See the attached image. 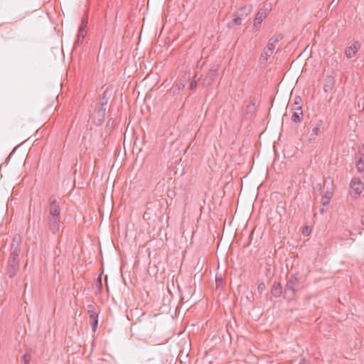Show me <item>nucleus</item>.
Here are the masks:
<instances>
[{"mask_svg": "<svg viewBox=\"0 0 364 364\" xmlns=\"http://www.w3.org/2000/svg\"><path fill=\"white\" fill-rule=\"evenodd\" d=\"M323 129V121L322 119L314 120L311 128L306 134L308 144H315L318 141V137L321 134Z\"/></svg>", "mask_w": 364, "mask_h": 364, "instance_id": "nucleus-1", "label": "nucleus"}, {"mask_svg": "<svg viewBox=\"0 0 364 364\" xmlns=\"http://www.w3.org/2000/svg\"><path fill=\"white\" fill-rule=\"evenodd\" d=\"M299 282V274H292L287 278V284L284 289V297L288 300L294 298L296 294V286Z\"/></svg>", "mask_w": 364, "mask_h": 364, "instance_id": "nucleus-2", "label": "nucleus"}, {"mask_svg": "<svg viewBox=\"0 0 364 364\" xmlns=\"http://www.w3.org/2000/svg\"><path fill=\"white\" fill-rule=\"evenodd\" d=\"M107 100H105L100 104L96 105L95 112L92 114L93 122L97 126H100L104 122L106 112V105Z\"/></svg>", "mask_w": 364, "mask_h": 364, "instance_id": "nucleus-3", "label": "nucleus"}, {"mask_svg": "<svg viewBox=\"0 0 364 364\" xmlns=\"http://www.w3.org/2000/svg\"><path fill=\"white\" fill-rule=\"evenodd\" d=\"M88 23V16L87 15H83L81 18V23L79 26L78 33L77 36V39L75 41L74 46L75 47L79 46L82 43V41L87 33V27Z\"/></svg>", "mask_w": 364, "mask_h": 364, "instance_id": "nucleus-4", "label": "nucleus"}, {"mask_svg": "<svg viewBox=\"0 0 364 364\" xmlns=\"http://www.w3.org/2000/svg\"><path fill=\"white\" fill-rule=\"evenodd\" d=\"M21 237L20 235H15L13 237L11 247H10V257L11 258H19V254L21 253Z\"/></svg>", "mask_w": 364, "mask_h": 364, "instance_id": "nucleus-5", "label": "nucleus"}, {"mask_svg": "<svg viewBox=\"0 0 364 364\" xmlns=\"http://www.w3.org/2000/svg\"><path fill=\"white\" fill-rule=\"evenodd\" d=\"M19 270V258L9 257L7 262L6 274L9 278L14 277Z\"/></svg>", "mask_w": 364, "mask_h": 364, "instance_id": "nucleus-6", "label": "nucleus"}, {"mask_svg": "<svg viewBox=\"0 0 364 364\" xmlns=\"http://www.w3.org/2000/svg\"><path fill=\"white\" fill-rule=\"evenodd\" d=\"M48 201L49 215L48 218L60 217V208L57 203L55 197L54 196H50Z\"/></svg>", "mask_w": 364, "mask_h": 364, "instance_id": "nucleus-7", "label": "nucleus"}, {"mask_svg": "<svg viewBox=\"0 0 364 364\" xmlns=\"http://www.w3.org/2000/svg\"><path fill=\"white\" fill-rule=\"evenodd\" d=\"M350 187L354 196L356 198L360 195L363 190V183L359 178L353 177L350 183Z\"/></svg>", "mask_w": 364, "mask_h": 364, "instance_id": "nucleus-8", "label": "nucleus"}, {"mask_svg": "<svg viewBox=\"0 0 364 364\" xmlns=\"http://www.w3.org/2000/svg\"><path fill=\"white\" fill-rule=\"evenodd\" d=\"M60 217L48 218V225L50 232L55 235L61 226Z\"/></svg>", "mask_w": 364, "mask_h": 364, "instance_id": "nucleus-9", "label": "nucleus"}, {"mask_svg": "<svg viewBox=\"0 0 364 364\" xmlns=\"http://www.w3.org/2000/svg\"><path fill=\"white\" fill-rule=\"evenodd\" d=\"M218 75V70L215 68H211L207 73L205 77L203 80V85L204 86H209L215 80Z\"/></svg>", "mask_w": 364, "mask_h": 364, "instance_id": "nucleus-10", "label": "nucleus"}, {"mask_svg": "<svg viewBox=\"0 0 364 364\" xmlns=\"http://www.w3.org/2000/svg\"><path fill=\"white\" fill-rule=\"evenodd\" d=\"M360 45L358 41L354 42L352 45L346 49L345 54L348 58L355 56Z\"/></svg>", "mask_w": 364, "mask_h": 364, "instance_id": "nucleus-11", "label": "nucleus"}, {"mask_svg": "<svg viewBox=\"0 0 364 364\" xmlns=\"http://www.w3.org/2000/svg\"><path fill=\"white\" fill-rule=\"evenodd\" d=\"M335 79L331 75L326 76L323 83V90L325 92H331L334 86Z\"/></svg>", "mask_w": 364, "mask_h": 364, "instance_id": "nucleus-12", "label": "nucleus"}, {"mask_svg": "<svg viewBox=\"0 0 364 364\" xmlns=\"http://www.w3.org/2000/svg\"><path fill=\"white\" fill-rule=\"evenodd\" d=\"M283 37L284 36L282 33L274 35L269 40L267 48L274 51L276 47V44L280 41Z\"/></svg>", "mask_w": 364, "mask_h": 364, "instance_id": "nucleus-13", "label": "nucleus"}, {"mask_svg": "<svg viewBox=\"0 0 364 364\" xmlns=\"http://www.w3.org/2000/svg\"><path fill=\"white\" fill-rule=\"evenodd\" d=\"M282 293L284 294V291L282 290L281 283L279 282H274L271 289L272 295L275 298H278Z\"/></svg>", "mask_w": 364, "mask_h": 364, "instance_id": "nucleus-14", "label": "nucleus"}, {"mask_svg": "<svg viewBox=\"0 0 364 364\" xmlns=\"http://www.w3.org/2000/svg\"><path fill=\"white\" fill-rule=\"evenodd\" d=\"M191 78V73H186L184 75H183L176 83V87L178 90L184 89L186 82L190 80Z\"/></svg>", "mask_w": 364, "mask_h": 364, "instance_id": "nucleus-15", "label": "nucleus"}, {"mask_svg": "<svg viewBox=\"0 0 364 364\" xmlns=\"http://www.w3.org/2000/svg\"><path fill=\"white\" fill-rule=\"evenodd\" d=\"M252 5L247 4V5L242 6V8H240L237 11V14L242 18H245L252 12Z\"/></svg>", "mask_w": 364, "mask_h": 364, "instance_id": "nucleus-16", "label": "nucleus"}, {"mask_svg": "<svg viewBox=\"0 0 364 364\" xmlns=\"http://www.w3.org/2000/svg\"><path fill=\"white\" fill-rule=\"evenodd\" d=\"M292 114L291 117V119L292 122L295 123H299L302 121L304 117L303 110H291Z\"/></svg>", "mask_w": 364, "mask_h": 364, "instance_id": "nucleus-17", "label": "nucleus"}, {"mask_svg": "<svg viewBox=\"0 0 364 364\" xmlns=\"http://www.w3.org/2000/svg\"><path fill=\"white\" fill-rule=\"evenodd\" d=\"M303 100L300 96L294 97V103L291 105V110H302Z\"/></svg>", "mask_w": 364, "mask_h": 364, "instance_id": "nucleus-18", "label": "nucleus"}, {"mask_svg": "<svg viewBox=\"0 0 364 364\" xmlns=\"http://www.w3.org/2000/svg\"><path fill=\"white\" fill-rule=\"evenodd\" d=\"M269 11V9L268 7H266V4L263 6L262 8H261L259 11L257 12L255 18L257 20H259L261 22H262L263 19H264Z\"/></svg>", "mask_w": 364, "mask_h": 364, "instance_id": "nucleus-19", "label": "nucleus"}, {"mask_svg": "<svg viewBox=\"0 0 364 364\" xmlns=\"http://www.w3.org/2000/svg\"><path fill=\"white\" fill-rule=\"evenodd\" d=\"M273 53V50H270L268 48H264L261 56L259 58V62L262 64H264L267 63L268 58Z\"/></svg>", "mask_w": 364, "mask_h": 364, "instance_id": "nucleus-20", "label": "nucleus"}, {"mask_svg": "<svg viewBox=\"0 0 364 364\" xmlns=\"http://www.w3.org/2000/svg\"><path fill=\"white\" fill-rule=\"evenodd\" d=\"M234 18L232 21L228 23V28H233L235 26H240L242 24V18L237 13L233 15Z\"/></svg>", "mask_w": 364, "mask_h": 364, "instance_id": "nucleus-21", "label": "nucleus"}, {"mask_svg": "<svg viewBox=\"0 0 364 364\" xmlns=\"http://www.w3.org/2000/svg\"><path fill=\"white\" fill-rule=\"evenodd\" d=\"M90 321V324L92 326V329L94 332L96 331L98 324V314L96 315H91V316L89 317Z\"/></svg>", "mask_w": 364, "mask_h": 364, "instance_id": "nucleus-22", "label": "nucleus"}, {"mask_svg": "<svg viewBox=\"0 0 364 364\" xmlns=\"http://www.w3.org/2000/svg\"><path fill=\"white\" fill-rule=\"evenodd\" d=\"M95 287L97 289V291H96V294H100L102 289V275L100 274L95 283Z\"/></svg>", "mask_w": 364, "mask_h": 364, "instance_id": "nucleus-23", "label": "nucleus"}, {"mask_svg": "<svg viewBox=\"0 0 364 364\" xmlns=\"http://www.w3.org/2000/svg\"><path fill=\"white\" fill-rule=\"evenodd\" d=\"M356 167L358 172H363L364 171V154L358 161Z\"/></svg>", "mask_w": 364, "mask_h": 364, "instance_id": "nucleus-24", "label": "nucleus"}, {"mask_svg": "<svg viewBox=\"0 0 364 364\" xmlns=\"http://www.w3.org/2000/svg\"><path fill=\"white\" fill-rule=\"evenodd\" d=\"M31 360V355L28 353H26L22 357L23 364H30Z\"/></svg>", "mask_w": 364, "mask_h": 364, "instance_id": "nucleus-25", "label": "nucleus"}, {"mask_svg": "<svg viewBox=\"0 0 364 364\" xmlns=\"http://www.w3.org/2000/svg\"><path fill=\"white\" fill-rule=\"evenodd\" d=\"M87 310H88L89 317L91 316V315L94 316V315L97 314L95 312V308L92 304L87 305Z\"/></svg>", "mask_w": 364, "mask_h": 364, "instance_id": "nucleus-26", "label": "nucleus"}, {"mask_svg": "<svg viewBox=\"0 0 364 364\" xmlns=\"http://www.w3.org/2000/svg\"><path fill=\"white\" fill-rule=\"evenodd\" d=\"M322 196L331 199L333 196V192L331 190H329L328 188H327L326 191Z\"/></svg>", "mask_w": 364, "mask_h": 364, "instance_id": "nucleus-27", "label": "nucleus"}, {"mask_svg": "<svg viewBox=\"0 0 364 364\" xmlns=\"http://www.w3.org/2000/svg\"><path fill=\"white\" fill-rule=\"evenodd\" d=\"M330 200L331 199L330 198H327L326 197H324L322 196V198H321V203L323 206H326L329 204L330 203Z\"/></svg>", "mask_w": 364, "mask_h": 364, "instance_id": "nucleus-28", "label": "nucleus"}, {"mask_svg": "<svg viewBox=\"0 0 364 364\" xmlns=\"http://www.w3.org/2000/svg\"><path fill=\"white\" fill-rule=\"evenodd\" d=\"M265 289V284L264 282H261L258 284L257 290L259 294H262L263 291Z\"/></svg>", "mask_w": 364, "mask_h": 364, "instance_id": "nucleus-29", "label": "nucleus"}, {"mask_svg": "<svg viewBox=\"0 0 364 364\" xmlns=\"http://www.w3.org/2000/svg\"><path fill=\"white\" fill-rule=\"evenodd\" d=\"M215 282H216V285H217V288H218L220 287V284H223V279L222 278L221 276H219V277H215Z\"/></svg>", "mask_w": 364, "mask_h": 364, "instance_id": "nucleus-30", "label": "nucleus"}, {"mask_svg": "<svg viewBox=\"0 0 364 364\" xmlns=\"http://www.w3.org/2000/svg\"><path fill=\"white\" fill-rule=\"evenodd\" d=\"M197 83L198 80H192V81L190 83V90H193L196 87Z\"/></svg>", "mask_w": 364, "mask_h": 364, "instance_id": "nucleus-31", "label": "nucleus"}, {"mask_svg": "<svg viewBox=\"0 0 364 364\" xmlns=\"http://www.w3.org/2000/svg\"><path fill=\"white\" fill-rule=\"evenodd\" d=\"M261 23H262V22L259 20L255 18L253 27L257 28L260 26Z\"/></svg>", "mask_w": 364, "mask_h": 364, "instance_id": "nucleus-32", "label": "nucleus"}, {"mask_svg": "<svg viewBox=\"0 0 364 364\" xmlns=\"http://www.w3.org/2000/svg\"><path fill=\"white\" fill-rule=\"evenodd\" d=\"M310 233V230L308 226H305L303 229V234L304 235H308Z\"/></svg>", "mask_w": 364, "mask_h": 364, "instance_id": "nucleus-33", "label": "nucleus"}, {"mask_svg": "<svg viewBox=\"0 0 364 364\" xmlns=\"http://www.w3.org/2000/svg\"><path fill=\"white\" fill-rule=\"evenodd\" d=\"M298 364H309V362L305 358H302Z\"/></svg>", "mask_w": 364, "mask_h": 364, "instance_id": "nucleus-34", "label": "nucleus"}, {"mask_svg": "<svg viewBox=\"0 0 364 364\" xmlns=\"http://www.w3.org/2000/svg\"><path fill=\"white\" fill-rule=\"evenodd\" d=\"M327 183H328V180L325 179L324 181H323V189H325V187H326Z\"/></svg>", "mask_w": 364, "mask_h": 364, "instance_id": "nucleus-35", "label": "nucleus"}, {"mask_svg": "<svg viewBox=\"0 0 364 364\" xmlns=\"http://www.w3.org/2000/svg\"><path fill=\"white\" fill-rule=\"evenodd\" d=\"M192 80H199V78H198L197 75H195L193 77V79Z\"/></svg>", "mask_w": 364, "mask_h": 364, "instance_id": "nucleus-36", "label": "nucleus"}, {"mask_svg": "<svg viewBox=\"0 0 364 364\" xmlns=\"http://www.w3.org/2000/svg\"><path fill=\"white\" fill-rule=\"evenodd\" d=\"M252 235H253V232H252L250 234L249 240H251V239H252Z\"/></svg>", "mask_w": 364, "mask_h": 364, "instance_id": "nucleus-37", "label": "nucleus"}, {"mask_svg": "<svg viewBox=\"0 0 364 364\" xmlns=\"http://www.w3.org/2000/svg\"><path fill=\"white\" fill-rule=\"evenodd\" d=\"M250 242H249L247 245H244V247H246L249 246V245H250Z\"/></svg>", "mask_w": 364, "mask_h": 364, "instance_id": "nucleus-38", "label": "nucleus"}, {"mask_svg": "<svg viewBox=\"0 0 364 364\" xmlns=\"http://www.w3.org/2000/svg\"><path fill=\"white\" fill-rule=\"evenodd\" d=\"M111 124V119H109L107 122V125Z\"/></svg>", "mask_w": 364, "mask_h": 364, "instance_id": "nucleus-39", "label": "nucleus"}, {"mask_svg": "<svg viewBox=\"0 0 364 364\" xmlns=\"http://www.w3.org/2000/svg\"><path fill=\"white\" fill-rule=\"evenodd\" d=\"M270 271V267H269L268 268H267V272H269Z\"/></svg>", "mask_w": 364, "mask_h": 364, "instance_id": "nucleus-40", "label": "nucleus"}, {"mask_svg": "<svg viewBox=\"0 0 364 364\" xmlns=\"http://www.w3.org/2000/svg\"><path fill=\"white\" fill-rule=\"evenodd\" d=\"M105 94H106V92H104L103 100H104V99H105Z\"/></svg>", "mask_w": 364, "mask_h": 364, "instance_id": "nucleus-41", "label": "nucleus"}, {"mask_svg": "<svg viewBox=\"0 0 364 364\" xmlns=\"http://www.w3.org/2000/svg\"><path fill=\"white\" fill-rule=\"evenodd\" d=\"M16 148H17V146L14 149L12 153L16 151Z\"/></svg>", "mask_w": 364, "mask_h": 364, "instance_id": "nucleus-42", "label": "nucleus"}, {"mask_svg": "<svg viewBox=\"0 0 364 364\" xmlns=\"http://www.w3.org/2000/svg\"><path fill=\"white\" fill-rule=\"evenodd\" d=\"M330 183L332 184L333 183V180H330Z\"/></svg>", "mask_w": 364, "mask_h": 364, "instance_id": "nucleus-43", "label": "nucleus"}]
</instances>
